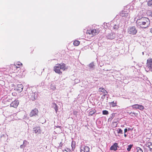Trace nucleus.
<instances>
[{
    "mask_svg": "<svg viewBox=\"0 0 152 152\" xmlns=\"http://www.w3.org/2000/svg\"><path fill=\"white\" fill-rule=\"evenodd\" d=\"M137 24L140 27L145 28L148 26V24L145 23V22H142L141 20H140L139 18L137 19L136 21Z\"/></svg>",
    "mask_w": 152,
    "mask_h": 152,
    "instance_id": "obj_1",
    "label": "nucleus"
},
{
    "mask_svg": "<svg viewBox=\"0 0 152 152\" xmlns=\"http://www.w3.org/2000/svg\"><path fill=\"white\" fill-rule=\"evenodd\" d=\"M128 32L130 34L134 35L137 33V30L134 26H130L128 28Z\"/></svg>",
    "mask_w": 152,
    "mask_h": 152,
    "instance_id": "obj_2",
    "label": "nucleus"
},
{
    "mask_svg": "<svg viewBox=\"0 0 152 152\" xmlns=\"http://www.w3.org/2000/svg\"><path fill=\"white\" fill-rule=\"evenodd\" d=\"M146 67L148 70L152 72V58H148L147 60Z\"/></svg>",
    "mask_w": 152,
    "mask_h": 152,
    "instance_id": "obj_3",
    "label": "nucleus"
},
{
    "mask_svg": "<svg viewBox=\"0 0 152 152\" xmlns=\"http://www.w3.org/2000/svg\"><path fill=\"white\" fill-rule=\"evenodd\" d=\"M61 67L60 64H56L54 67V71L56 73L59 75L62 74V72L61 71Z\"/></svg>",
    "mask_w": 152,
    "mask_h": 152,
    "instance_id": "obj_4",
    "label": "nucleus"
},
{
    "mask_svg": "<svg viewBox=\"0 0 152 152\" xmlns=\"http://www.w3.org/2000/svg\"><path fill=\"white\" fill-rule=\"evenodd\" d=\"M80 152H90V148L87 146H82L80 148Z\"/></svg>",
    "mask_w": 152,
    "mask_h": 152,
    "instance_id": "obj_5",
    "label": "nucleus"
},
{
    "mask_svg": "<svg viewBox=\"0 0 152 152\" xmlns=\"http://www.w3.org/2000/svg\"><path fill=\"white\" fill-rule=\"evenodd\" d=\"M99 92H102L104 93V95H103L101 97V99H102V100H103L105 98V96L107 94V92L103 88H99Z\"/></svg>",
    "mask_w": 152,
    "mask_h": 152,
    "instance_id": "obj_6",
    "label": "nucleus"
},
{
    "mask_svg": "<svg viewBox=\"0 0 152 152\" xmlns=\"http://www.w3.org/2000/svg\"><path fill=\"white\" fill-rule=\"evenodd\" d=\"M19 104V101L17 99H15L10 104V106L15 108H16Z\"/></svg>",
    "mask_w": 152,
    "mask_h": 152,
    "instance_id": "obj_7",
    "label": "nucleus"
},
{
    "mask_svg": "<svg viewBox=\"0 0 152 152\" xmlns=\"http://www.w3.org/2000/svg\"><path fill=\"white\" fill-rule=\"evenodd\" d=\"M115 35V33H111L107 34L106 35V37L108 39H112L114 38Z\"/></svg>",
    "mask_w": 152,
    "mask_h": 152,
    "instance_id": "obj_8",
    "label": "nucleus"
},
{
    "mask_svg": "<svg viewBox=\"0 0 152 152\" xmlns=\"http://www.w3.org/2000/svg\"><path fill=\"white\" fill-rule=\"evenodd\" d=\"M38 113V110L36 108H35L31 111L29 115L30 117H32L37 115Z\"/></svg>",
    "mask_w": 152,
    "mask_h": 152,
    "instance_id": "obj_9",
    "label": "nucleus"
},
{
    "mask_svg": "<svg viewBox=\"0 0 152 152\" xmlns=\"http://www.w3.org/2000/svg\"><path fill=\"white\" fill-rule=\"evenodd\" d=\"M23 86L22 84H18L17 85V87L15 89L18 92H21L23 89Z\"/></svg>",
    "mask_w": 152,
    "mask_h": 152,
    "instance_id": "obj_10",
    "label": "nucleus"
},
{
    "mask_svg": "<svg viewBox=\"0 0 152 152\" xmlns=\"http://www.w3.org/2000/svg\"><path fill=\"white\" fill-rule=\"evenodd\" d=\"M120 15L122 17H124L129 19L130 18L129 14L125 12L124 11H122V13H120Z\"/></svg>",
    "mask_w": 152,
    "mask_h": 152,
    "instance_id": "obj_11",
    "label": "nucleus"
},
{
    "mask_svg": "<svg viewBox=\"0 0 152 152\" xmlns=\"http://www.w3.org/2000/svg\"><path fill=\"white\" fill-rule=\"evenodd\" d=\"M33 131L35 133H40L41 131L40 129V127H34L33 128Z\"/></svg>",
    "mask_w": 152,
    "mask_h": 152,
    "instance_id": "obj_12",
    "label": "nucleus"
},
{
    "mask_svg": "<svg viewBox=\"0 0 152 152\" xmlns=\"http://www.w3.org/2000/svg\"><path fill=\"white\" fill-rule=\"evenodd\" d=\"M118 147V143H115L114 144L112 145L110 148V150H114L116 151L117 150V147Z\"/></svg>",
    "mask_w": 152,
    "mask_h": 152,
    "instance_id": "obj_13",
    "label": "nucleus"
},
{
    "mask_svg": "<svg viewBox=\"0 0 152 152\" xmlns=\"http://www.w3.org/2000/svg\"><path fill=\"white\" fill-rule=\"evenodd\" d=\"M99 32L98 30L94 29L91 30L90 33H89V34H92L94 36H95L98 34Z\"/></svg>",
    "mask_w": 152,
    "mask_h": 152,
    "instance_id": "obj_14",
    "label": "nucleus"
},
{
    "mask_svg": "<svg viewBox=\"0 0 152 152\" xmlns=\"http://www.w3.org/2000/svg\"><path fill=\"white\" fill-rule=\"evenodd\" d=\"M139 19L141 21L142 20V22H145V23L146 24H147V23L148 24V22H149V19L146 17H142L140 18H139Z\"/></svg>",
    "mask_w": 152,
    "mask_h": 152,
    "instance_id": "obj_15",
    "label": "nucleus"
},
{
    "mask_svg": "<svg viewBox=\"0 0 152 152\" xmlns=\"http://www.w3.org/2000/svg\"><path fill=\"white\" fill-rule=\"evenodd\" d=\"M31 97H30L31 100L34 101L36 99L35 94L34 93H32L30 94Z\"/></svg>",
    "mask_w": 152,
    "mask_h": 152,
    "instance_id": "obj_16",
    "label": "nucleus"
},
{
    "mask_svg": "<svg viewBox=\"0 0 152 152\" xmlns=\"http://www.w3.org/2000/svg\"><path fill=\"white\" fill-rule=\"evenodd\" d=\"M119 24L118 23H117L116 24L115 23L113 27V29L115 30H117L119 27Z\"/></svg>",
    "mask_w": 152,
    "mask_h": 152,
    "instance_id": "obj_17",
    "label": "nucleus"
},
{
    "mask_svg": "<svg viewBox=\"0 0 152 152\" xmlns=\"http://www.w3.org/2000/svg\"><path fill=\"white\" fill-rule=\"evenodd\" d=\"M60 64V67H61V69L63 70V71L64 70L66 69L65 64L64 63H61Z\"/></svg>",
    "mask_w": 152,
    "mask_h": 152,
    "instance_id": "obj_18",
    "label": "nucleus"
},
{
    "mask_svg": "<svg viewBox=\"0 0 152 152\" xmlns=\"http://www.w3.org/2000/svg\"><path fill=\"white\" fill-rule=\"evenodd\" d=\"M96 112V110H95L94 109L93 110H90L89 113V115H90L91 116L93 115L94 114V113H95Z\"/></svg>",
    "mask_w": 152,
    "mask_h": 152,
    "instance_id": "obj_19",
    "label": "nucleus"
},
{
    "mask_svg": "<svg viewBox=\"0 0 152 152\" xmlns=\"http://www.w3.org/2000/svg\"><path fill=\"white\" fill-rule=\"evenodd\" d=\"M52 107L54 108L56 112H57L58 111V107H57V104L55 103L53 104L52 105Z\"/></svg>",
    "mask_w": 152,
    "mask_h": 152,
    "instance_id": "obj_20",
    "label": "nucleus"
},
{
    "mask_svg": "<svg viewBox=\"0 0 152 152\" xmlns=\"http://www.w3.org/2000/svg\"><path fill=\"white\" fill-rule=\"evenodd\" d=\"M80 43V42L78 40H76L74 42L73 44L75 46H78Z\"/></svg>",
    "mask_w": 152,
    "mask_h": 152,
    "instance_id": "obj_21",
    "label": "nucleus"
},
{
    "mask_svg": "<svg viewBox=\"0 0 152 152\" xmlns=\"http://www.w3.org/2000/svg\"><path fill=\"white\" fill-rule=\"evenodd\" d=\"M117 102H114V101H113L111 103H110V105L112 107H115L116 106Z\"/></svg>",
    "mask_w": 152,
    "mask_h": 152,
    "instance_id": "obj_22",
    "label": "nucleus"
},
{
    "mask_svg": "<svg viewBox=\"0 0 152 152\" xmlns=\"http://www.w3.org/2000/svg\"><path fill=\"white\" fill-rule=\"evenodd\" d=\"M147 145L150 146V150L151 151H152V143L151 142H148L147 143Z\"/></svg>",
    "mask_w": 152,
    "mask_h": 152,
    "instance_id": "obj_23",
    "label": "nucleus"
},
{
    "mask_svg": "<svg viewBox=\"0 0 152 152\" xmlns=\"http://www.w3.org/2000/svg\"><path fill=\"white\" fill-rule=\"evenodd\" d=\"M88 66L91 69L94 68V63L93 62L89 64L88 65Z\"/></svg>",
    "mask_w": 152,
    "mask_h": 152,
    "instance_id": "obj_24",
    "label": "nucleus"
},
{
    "mask_svg": "<svg viewBox=\"0 0 152 152\" xmlns=\"http://www.w3.org/2000/svg\"><path fill=\"white\" fill-rule=\"evenodd\" d=\"M139 105L138 104H135L132 106V107L133 109H138Z\"/></svg>",
    "mask_w": 152,
    "mask_h": 152,
    "instance_id": "obj_25",
    "label": "nucleus"
},
{
    "mask_svg": "<svg viewBox=\"0 0 152 152\" xmlns=\"http://www.w3.org/2000/svg\"><path fill=\"white\" fill-rule=\"evenodd\" d=\"M117 132L118 134H123V131L120 128H118L117 130Z\"/></svg>",
    "mask_w": 152,
    "mask_h": 152,
    "instance_id": "obj_26",
    "label": "nucleus"
},
{
    "mask_svg": "<svg viewBox=\"0 0 152 152\" xmlns=\"http://www.w3.org/2000/svg\"><path fill=\"white\" fill-rule=\"evenodd\" d=\"M75 142L74 141H72L71 144L72 147L73 148H75Z\"/></svg>",
    "mask_w": 152,
    "mask_h": 152,
    "instance_id": "obj_27",
    "label": "nucleus"
},
{
    "mask_svg": "<svg viewBox=\"0 0 152 152\" xmlns=\"http://www.w3.org/2000/svg\"><path fill=\"white\" fill-rule=\"evenodd\" d=\"M133 146V145L130 144L128 146V148H127V150L128 151H130Z\"/></svg>",
    "mask_w": 152,
    "mask_h": 152,
    "instance_id": "obj_28",
    "label": "nucleus"
},
{
    "mask_svg": "<svg viewBox=\"0 0 152 152\" xmlns=\"http://www.w3.org/2000/svg\"><path fill=\"white\" fill-rule=\"evenodd\" d=\"M137 152H143L142 149L139 147H137L136 148Z\"/></svg>",
    "mask_w": 152,
    "mask_h": 152,
    "instance_id": "obj_29",
    "label": "nucleus"
},
{
    "mask_svg": "<svg viewBox=\"0 0 152 152\" xmlns=\"http://www.w3.org/2000/svg\"><path fill=\"white\" fill-rule=\"evenodd\" d=\"M138 109L140 110H142L144 109V107L141 105H139Z\"/></svg>",
    "mask_w": 152,
    "mask_h": 152,
    "instance_id": "obj_30",
    "label": "nucleus"
},
{
    "mask_svg": "<svg viewBox=\"0 0 152 152\" xmlns=\"http://www.w3.org/2000/svg\"><path fill=\"white\" fill-rule=\"evenodd\" d=\"M112 127L113 128H115V127H116L117 126V122H113L112 123Z\"/></svg>",
    "mask_w": 152,
    "mask_h": 152,
    "instance_id": "obj_31",
    "label": "nucleus"
},
{
    "mask_svg": "<svg viewBox=\"0 0 152 152\" xmlns=\"http://www.w3.org/2000/svg\"><path fill=\"white\" fill-rule=\"evenodd\" d=\"M148 6H152V0H149L148 2Z\"/></svg>",
    "mask_w": 152,
    "mask_h": 152,
    "instance_id": "obj_32",
    "label": "nucleus"
},
{
    "mask_svg": "<svg viewBox=\"0 0 152 152\" xmlns=\"http://www.w3.org/2000/svg\"><path fill=\"white\" fill-rule=\"evenodd\" d=\"M28 143H29L27 141H26V140H25L23 141V144L25 146H26L28 145Z\"/></svg>",
    "mask_w": 152,
    "mask_h": 152,
    "instance_id": "obj_33",
    "label": "nucleus"
},
{
    "mask_svg": "<svg viewBox=\"0 0 152 152\" xmlns=\"http://www.w3.org/2000/svg\"><path fill=\"white\" fill-rule=\"evenodd\" d=\"M108 112L106 110H104L102 111V114L103 115H107L108 114Z\"/></svg>",
    "mask_w": 152,
    "mask_h": 152,
    "instance_id": "obj_34",
    "label": "nucleus"
},
{
    "mask_svg": "<svg viewBox=\"0 0 152 152\" xmlns=\"http://www.w3.org/2000/svg\"><path fill=\"white\" fill-rule=\"evenodd\" d=\"M152 12V11H151L150 10H148L147 12V14L148 15H149L151 17V13Z\"/></svg>",
    "mask_w": 152,
    "mask_h": 152,
    "instance_id": "obj_35",
    "label": "nucleus"
},
{
    "mask_svg": "<svg viewBox=\"0 0 152 152\" xmlns=\"http://www.w3.org/2000/svg\"><path fill=\"white\" fill-rule=\"evenodd\" d=\"M131 114H134L135 116H137L138 115V113H136L134 112H131L129 114L131 115V116H133L132 115H131Z\"/></svg>",
    "mask_w": 152,
    "mask_h": 152,
    "instance_id": "obj_36",
    "label": "nucleus"
},
{
    "mask_svg": "<svg viewBox=\"0 0 152 152\" xmlns=\"http://www.w3.org/2000/svg\"><path fill=\"white\" fill-rule=\"evenodd\" d=\"M12 99L11 98H8L6 99V101L7 102H10L12 101Z\"/></svg>",
    "mask_w": 152,
    "mask_h": 152,
    "instance_id": "obj_37",
    "label": "nucleus"
},
{
    "mask_svg": "<svg viewBox=\"0 0 152 152\" xmlns=\"http://www.w3.org/2000/svg\"><path fill=\"white\" fill-rule=\"evenodd\" d=\"M26 146L23 144L20 145V147L21 148H24Z\"/></svg>",
    "mask_w": 152,
    "mask_h": 152,
    "instance_id": "obj_38",
    "label": "nucleus"
},
{
    "mask_svg": "<svg viewBox=\"0 0 152 152\" xmlns=\"http://www.w3.org/2000/svg\"><path fill=\"white\" fill-rule=\"evenodd\" d=\"M128 131V129L127 128H126L124 129V133H126V132Z\"/></svg>",
    "mask_w": 152,
    "mask_h": 152,
    "instance_id": "obj_39",
    "label": "nucleus"
},
{
    "mask_svg": "<svg viewBox=\"0 0 152 152\" xmlns=\"http://www.w3.org/2000/svg\"><path fill=\"white\" fill-rule=\"evenodd\" d=\"M59 146H60L61 147L62 146V144L61 143V142L60 143L59 145Z\"/></svg>",
    "mask_w": 152,
    "mask_h": 152,
    "instance_id": "obj_40",
    "label": "nucleus"
},
{
    "mask_svg": "<svg viewBox=\"0 0 152 152\" xmlns=\"http://www.w3.org/2000/svg\"><path fill=\"white\" fill-rule=\"evenodd\" d=\"M124 136L125 137H127V135L126 134V133H124Z\"/></svg>",
    "mask_w": 152,
    "mask_h": 152,
    "instance_id": "obj_41",
    "label": "nucleus"
},
{
    "mask_svg": "<svg viewBox=\"0 0 152 152\" xmlns=\"http://www.w3.org/2000/svg\"><path fill=\"white\" fill-rule=\"evenodd\" d=\"M146 146L150 149V146H148V145H147V143L146 144Z\"/></svg>",
    "mask_w": 152,
    "mask_h": 152,
    "instance_id": "obj_42",
    "label": "nucleus"
},
{
    "mask_svg": "<svg viewBox=\"0 0 152 152\" xmlns=\"http://www.w3.org/2000/svg\"><path fill=\"white\" fill-rule=\"evenodd\" d=\"M150 32L152 33V28L151 29V30H150Z\"/></svg>",
    "mask_w": 152,
    "mask_h": 152,
    "instance_id": "obj_43",
    "label": "nucleus"
},
{
    "mask_svg": "<svg viewBox=\"0 0 152 152\" xmlns=\"http://www.w3.org/2000/svg\"><path fill=\"white\" fill-rule=\"evenodd\" d=\"M130 130H131V129L130 128H128V131H129Z\"/></svg>",
    "mask_w": 152,
    "mask_h": 152,
    "instance_id": "obj_44",
    "label": "nucleus"
},
{
    "mask_svg": "<svg viewBox=\"0 0 152 152\" xmlns=\"http://www.w3.org/2000/svg\"><path fill=\"white\" fill-rule=\"evenodd\" d=\"M75 148H72V151H74V149H75Z\"/></svg>",
    "mask_w": 152,
    "mask_h": 152,
    "instance_id": "obj_45",
    "label": "nucleus"
},
{
    "mask_svg": "<svg viewBox=\"0 0 152 152\" xmlns=\"http://www.w3.org/2000/svg\"><path fill=\"white\" fill-rule=\"evenodd\" d=\"M142 55H144V52H143L142 53Z\"/></svg>",
    "mask_w": 152,
    "mask_h": 152,
    "instance_id": "obj_46",
    "label": "nucleus"
},
{
    "mask_svg": "<svg viewBox=\"0 0 152 152\" xmlns=\"http://www.w3.org/2000/svg\"><path fill=\"white\" fill-rule=\"evenodd\" d=\"M151 17H152V12L151 13Z\"/></svg>",
    "mask_w": 152,
    "mask_h": 152,
    "instance_id": "obj_47",
    "label": "nucleus"
},
{
    "mask_svg": "<svg viewBox=\"0 0 152 152\" xmlns=\"http://www.w3.org/2000/svg\"><path fill=\"white\" fill-rule=\"evenodd\" d=\"M18 66H19L20 65V64H18Z\"/></svg>",
    "mask_w": 152,
    "mask_h": 152,
    "instance_id": "obj_48",
    "label": "nucleus"
},
{
    "mask_svg": "<svg viewBox=\"0 0 152 152\" xmlns=\"http://www.w3.org/2000/svg\"><path fill=\"white\" fill-rule=\"evenodd\" d=\"M20 65H22V63H20Z\"/></svg>",
    "mask_w": 152,
    "mask_h": 152,
    "instance_id": "obj_49",
    "label": "nucleus"
},
{
    "mask_svg": "<svg viewBox=\"0 0 152 152\" xmlns=\"http://www.w3.org/2000/svg\"><path fill=\"white\" fill-rule=\"evenodd\" d=\"M18 67H17V66H16V68H18Z\"/></svg>",
    "mask_w": 152,
    "mask_h": 152,
    "instance_id": "obj_50",
    "label": "nucleus"
},
{
    "mask_svg": "<svg viewBox=\"0 0 152 152\" xmlns=\"http://www.w3.org/2000/svg\"><path fill=\"white\" fill-rule=\"evenodd\" d=\"M66 152H67V151H66Z\"/></svg>",
    "mask_w": 152,
    "mask_h": 152,
    "instance_id": "obj_51",
    "label": "nucleus"
}]
</instances>
